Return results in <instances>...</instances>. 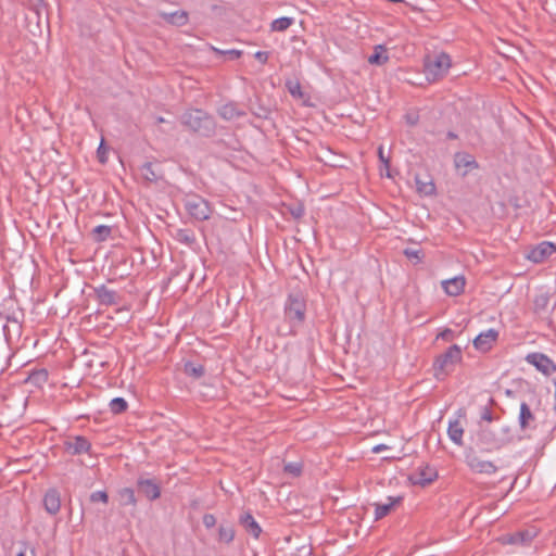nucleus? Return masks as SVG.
<instances>
[{"mask_svg":"<svg viewBox=\"0 0 556 556\" xmlns=\"http://www.w3.org/2000/svg\"><path fill=\"white\" fill-rule=\"evenodd\" d=\"M454 165L463 177L479 167L476 159L468 152H456L454 155Z\"/></svg>","mask_w":556,"mask_h":556,"instance_id":"obj_12","label":"nucleus"},{"mask_svg":"<svg viewBox=\"0 0 556 556\" xmlns=\"http://www.w3.org/2000/svg\"><path fill=\"white\" fill-rule=\"evenodd\" d=\"M451 58L441 52L433 58L427 56L425 60V74L429 81H435L443 77L451 67Z\"/></svg>","mask_w":556,"mask_h":556,"instance_id":"obj_5","label":"nucleus"},{"mask_svg":"<svg viewBox=\"0 0 556 556\" xmlns=\"http://www.w3.org/2000/svg\"><path fill=\"white\" fill-rule=\"evenodd\" d=\"M286 87L292 97H294V98L303 97L301 84L299 83V80L289 79L286 81Z\"/></svg>","mask_w":556,"mask_h":556,"instance_id":"obj_34","label":"nucleus"},{"mask_svg":"<svg viewBox=\"0 0 556 556\" xmlns=\"http://www.w3.org/2000/svg\"><path fill=\"white\" fill-rule=\"evenodd\" d=\"M141 175L149 182H157L161 178V176L154 170L151 162H147L141 166Z\"/></svg>","mask_w":556,"mask_h":556,"instance_id":"obj_29","label":"nucleus"},{"mask_svg":"<svg viewBox=\"0 0 556 556\" xmlns=\"http://www.w3.org/2000/svg\"><path fill=\"white\" fill-rule=\"evenodd\" d=\"M453 337V331L448 328L444 329L438 334V338H441L443 340H450Z\"/></svg>","mask_w":556,"mask_h":556,"instance_id":"obj_48","label":"nucleus"},{"mask_svg":"<svg viewBox=\"0 0 556 556\" xmlns=\"http://www.w3.org/2000/svg\"><path fill=\"white\" fill-rule=\"evenodd\" d=\"M185 206L189 215L200 222L208 219L212 214L208 202L199 195L188 197Z\"/></svg>","mask_w":556,"mask_h":556,"instance_id":"obj_6","label":"nucleus"},{"mask_svg":"<svg viewBox=\"0 0 556 556\" xmlns=\"http://www.w3.org/2000/svg\"><path fill=\"white\" fill-rule=\"evenodd\" d=\"M48 370L46 368H37V384L40 382H46L48 380Z\"/></svg>","mask_w":556,"mask_h":556,"instance_id":"obj_46","label":"nucleus"},{"mask_svg":"<svg viewBox=\"0 0 556 556\" xmlns=\"http://www.w3.org/2000/svg\"><path fill=\"white\" fill-rule=\"evenodd\" d=\"M556 252V245L548 241H543L530 249L527 258L533 263H542Z\"/></svg>","mask_w":556,"mask_h":556,"instance_id":"obj_10","label":"nucleus"},{"mask_svg":"<svg viewBox=\"0 0 556 556\" xmlns=\"http://www.w3.org/2000/svg\"><path fill=\"white\" fill-rule=\"evenodd\" d=\"M285 470L294 476H299L301 473V466L299 464H288L285 466Z\"/></svg>","mask_w":556,"mask_h":556,"instance_id":"obj_44","label":"nucleus"},{"mask_svg":"<svg viewBox=\"0 0 556 556\" xmlns=\"http://www.w3.org/2000/svg\"><path fill=\"white\" fill-rule=\"evenodd\" d=\"M407 122H408L410 125H415V124H416V119H413V117H409V116H407Z\"/></svg>","mask_w":556,"mask_h":556,"instance_id":"obj_53","label":"nucleus"},{"mask_svg":"<svg viewBox=\"0 0 556 556\" xmlns=\"http://www.w3.org/2000/svg\"><path fill=\"white\" fill-rule=\"evenodd\" d=\"M283 313L286 320L290 325V329L282 331L278 328L277 333L279 336L295 334L293 328L303 325L306 318V299L301 291H293L288 294Z\"/></svg>","mask_w":556,"mask_h":556,"instance_id":"obj_1","label":"nucleus"},{"mask_svg":"<svg viewBox=\"0 0 556 556\" xmlns=\"http://www.w3.org/2000/svg\"><path fill=\"white\" fill-rule=\"evenodd\" d=\"M460 361L462 349L457 344L451 345L444 353L435 358L433 364L434 377L438 380H442Z\"/></svg>","mask_w":556,"mask_h":556,"instance_id":"obj_4","label":"nucleus"},{"mask_svg":"<svg viewBox=\"0 0 556 556\" xmlns=\"http://www.w3.org/2000/svg\"><path fill=\"white\" fill-rule=\"evenodd\" d=\"M218 114L226 121H232L245 115V112L239 109V105L235 102H229L222 105L218 109Z\"/></svg>","mask_w":556,"mask_h":556,"instance_id":"obj_19","label":"nucleus"},{"mask_svg":"<svg viewBox=\"0 0 556 556\" xmlns=\"http://www.w3.org/2000/svg\"><path fill=\"white\" fill-rule=\"evenodd\" d=\"M41 333H42V334H45V336H47V334H48V331H47L46 329H43V330L41 331Z\"/></svg>","mask_w":556,"mask_h":556,"instance_id":"obj_57","label":"nucleus"},{"mask_svg":"<svg viewBox=\"0 0 556 556\" xmlns=\"http://www.w3.org/2000/svg\"><path fill=\"white\" fill-rule=\"evenodd\" d=\"M442 287L448 295H459L465 288V278L460 276L445 280L442 282Z\"/></svg>","mask_w":556,"mask_h":556,"instance_id":"obj_21","label":"nucleus"},{"mask_svg":"<svg viewBox=\"0 0 556 556\" xmlns=\"http://www.w3.org/2000/svg\"><path fill=\"white\" fill-rule=\"evenodd\" d=\"M178 238L180 241L192 243L194 241L193 236L189 235L186 230H179L178 231Z\"/></svg>","mask_w":556,"mask_h":556,"instance_id":"obj_45","label":"nucleus"},{"mask_svg":"<svg viewBox=\"0 0 556 556\" xmlns=\"http://www.w3.org/2000/svg\"><path fill=\"white\" fill-rule=\"evenodd\" d=\"M536 417L531 410L527 402L520 404V412L518 416V425L521 432L535 429Z\"/></svg>","mask_w":556,"mask_h":556,"instance_id":"obj_15","label":"nucleus"},{"mask_svg":"<svg viewBox=\"0 0 556 556\" xmlns=\"http://www.w3.org/2000/svg\"><path fill=\"white\" fill-rule=\"evenodd\" d=\"M480 418H481V420H484V421H488V422H492L493 420H497V417L493 416L491 409L488 406H484L481 409Z\"/></svg>","mask_w":556,"mask_h":556,"instance_id":"obj_40","label":"nucleus"},{"mask_svg":"<svg viewBox=\"0 0 556 556\" xmlns=\"http://www.w3.org/2000/svg\"><path fill=\"white\" fill-rule=\"evenodd\" d=\"M16 556H35V547H29L28 551L27 548L21 549L17 552Z\"/></svg>","mask_w":556,"mask_h":556,"instance_id":"obj_49","label":"nucleus"},{"mask_svg":"<svg viewBox=\"0 0 556 556\" xmlns=\"http://www.w3.org/2000/svg\"><path fill=\"white\" fill-rule=\"evenodd\" d=\"M34 375H35V369H31L29 371L27 378L24 380V383H27L33 378Z\"/></svg>","mask_w":556,"mask_h":556,"instance_id":"obj_52","label":"nucleus"},{"mask_svg":"<svg viewBox=\"0 0 556 556\" xmlns=\"http://www.w3.org/2000/svg\"><path fill=\"white\" fill-rule=\"evenodd\" d=\"M213 51L216 53V54H223V55H228L229 59L231 60H236V59H239L242 54V51L240 50H236V49H231V50H226V51H223V50H219L217 48H212Z\"/></svg>","mask_w":556,"mask_h":556,"instance_id":"obj_38","label":"nucleus"},{"mask_svg":"<svg viewBox=\"0 0 556 556\" xmlns=\"http://www.w3.org/2000/svg\"><path fill=\"white\" fill-rule=\"evenodd\" d=\"M235 539V529L231 526L220 525L218 529V540L229 544Z\"/></svg>","mask_w":556,"mask_h":556,"instance_id":"obj_31","label":"nucleus"},{"mask_svg":"<svg viewBox=\"0 0 556 556\" xmlns=\"http://www.w3.org/2000/svg\"><path fill=\"white\" fill-rule=\"evenodd\" d=\"M94 298L100 305L113 306L122 302V295L105 285L93 287Z\"/></svg>","mask_w":556,"mask_h":556,"instance_id":"obj_9","label":"nucleus"},{"mask_svg":"<svg viewBox=\"0 0 556 556\" xmlns=\"http://www.w3.org/2000/svg\"><path fill=\"white\" fill-rule=\"evenodd\" d=\"M447 434L448 438L457 445L462 446L464 444L463 442V434H464V428L459 420L455 419L453 421L448 422L447 428Z\"/></svg>","mask_w":556,"mask_h":556,"instance_id":"obj_22","label":"nucleus"},{"mask_svg":"<svg viewBox=\"0 0 556 556\" xmlns=\"http://www.w3.org/2000/svg\"><path fill=\"white\" fill-rule=\"evenodd\" d=\"M417 191L424 195H433L435 193V185L432 180H422L419 175L415 176Z\"/></svg>","mask_w":556,"mask_h":556,"instance_id":"obj_25","label":"nucleus"},{"mask_svg":"<svg viewBox=\"0 0 556 556\" xmlns=\"http://www.w3.org/2000/svg\"><path fill=\"white\" fill-rule=\"evenodd\" d=\"M468 467L477 472L484 475H493L497 471V467L490 460H483L476 454H468L466 456Z\"/></svg>","mask_w":556,"mask_h":556,"instance_id":"obj_13","label":"nucleus"},{"mask_svg":"<svg viewBox=\"0 0 556 556\" xmlns=\"http://www.w3.org/2000/svg\"><path fill=\"white\" fill-rule=\"evenodd\" d=\"M128 407L127 402L123 397H115L110 402V409L114 414H122Z\"/></svg>","mask_w":556,"mask_h":556,"instance_id":"obj_33","label":"nucleus"},{"mask_svg":"<svg viewBox=\"0 0 556 556\" xmlns=\"http://www.w3.org/2000/svg\"><path fill=\"white\" fill-rule=\"evenodd\" d=\"M121 504L123 506H136L137 505V498L135 495V491L131 488H123L118 491Z\"/></svg>","mask_w":556,"mask_h":556,"instance_id":"obj_27","label":"nucleus"},{"mask_svg":"<svg viewBox=\"0 0 556 556\" xmlns=\"http://www.w3.org/2000/svg\"><path fill=\"white\" fill-rule=\"evenodd\" d=\"M389 2H392V3H400V2H403L404 0H388Z\"/></svg>","mask_w":556,"mask_h":556,"instance_id":"obj_56","label":"nucleus"},{"mask_svg":"<svg viewBox=\"0 0 556 556\" xmlns=\"http://www.w3.org/2000/svg\"><path fill=\"white\" fill-rule=\"evenodd\" d=\"M514 431L510 426H502L498 430L490 427L482 428L478 434L479 442L486 446V451H498L514 441Z\"/></svg>","mask_w":556,"mask_h":556,"instance_id":"obj_2","label":"nucleus"},{"mask_svg":"<svg viewBox=\"0 0 556 556\" xmlns=\"http://www.w3.org/2000/svg\"><path fill=\"white\" fill-rule=\"evenodd\" d=\"M203 525L206 527V528H213L215 525H216V518L214 515L212 514H205L203 516Z\"/></svg>","mask_w":556,"mask_h":556,"instance_id":"obj_43","label":"nucleus"},{"mask_svg":"<svg viewBox=\"0 0 556 556\" xmlns=\"http://www.w3.org/2000/svg\"><path fill=\"white\" fill-rule=\"evenodd\" d=\"M498 332L494 329H489L481 332L473 340V345L477 350L486 352L492 348V344L497 340Z\"/></svg>","mask_w":556,"mask_h":556,"instance_id":"obj_17","label":"nucleus"},{"mask_svg":"<svg viewBox=\"0 0 556 556\" xmlns=\"http://www.w3.org/2000/svg\"><path fill=\"white\" fill-rule=\"evenodd\" d=\"M437 477V470L427 465L410 473L408 480L412 482V484L426 486L433 482Z\"/></svg>","mask_w":556,"mask_h":556,"instance_id":"obj_14","label":"nucleus"},{"mask_svg":"<svg viewBox=\"0 0 556 556\" xmlns=\"http://www.w3.org/2000/svg\"><path fill=\"white\" fill-rule=\"evenodd\" d=\"M490 403H491V404H494V403H495L494 399H492V397H491V399H490Z\"/></svg>","mask_w":556,"mask_h":556,"instance_id":"obj_58","label":"nucleus"},{"mask_svg":"<svg viewBox=\"0 0 556 556\" xmlns=\"http://www.w3.org/2000/svg\"><path fill=\"white\" fill-rule=\"evenodd\" d=\"M165 18L170 24L184 26L188 22V13L186 11H176L165 15Z\"/></svg>","mask_w":556,"mask_h":556,"instance_id":"obj_28","label":"nucleus"},{"mask_svg":"<svg viewBox=\"0 0 556 556\" xmlns=\"http://www.w3.org/2000/svg\"><path fill=\"white\" fill-rule=\"evenodd\" d=\"M239 522L248 533L253 535V538L258 539L262 528L250 513L247 511L242 514L239 518Z\"/></svg>","mask_w":556,"mask_h":556,"instance_id":"obj_20","label":"nucleus"},{"mask_svg":"<svg viewBox=\"0 0 556 556\" xmlns=\"http://www.w3.org/2000/svg\"><path fill=\"white\" fill-rule=\"evenodd\" d=\"M65 445L66 451L72 455L88 453L91 447L90 442L81 435L74 437L72 440L66 441Z\"/></svg>","mask_w":556,"mask_h":556,"instance_id":"obj_18","label":"nucleus"},{"mask_svg":"<svg viewBox=\"0 0 556 556\" xmlns=\"http://www.w3.org/2000/svg\"><path fill=\"white\" fill-rule=\"evenodd\" d=\"M42 0H37V5L39 4V2H41Z\"/></svg>","mask_w":556,"mask_h":556,"instance_id":"obj_59","label":"nucleus"},{"mask_svg":"<svg viewBox=\"0 0 556 556\" xmlns=\"http://www.w3.org/2000/svg\"><path fill=\"white\" fill-rule=\"evenodd\" d=\"M164 122H165L164 117H162V116L156 117V123L160 124V123H164Z\"/></svg>","mask_w":556,"mask_h":556,"instance_id":"obj_54","label":"nucleus"},{"mask_svg":"<svg viewBox=\"0 0 556 556\" xmlns=\"http://www.w3.org/2000/svg\"><path fill=\"white\" fill-rule=\"evenodd\" d=\"M378 156H379V161L384 165L386 169L389 170L390 159L388 156H386L384 150L382 147L378 148Z\"/></svg>","mask_w":556,"mask_h":556,"instance_id":"obj_41","label":"nucleus"},{"mask_svg":"<svg viewBox=\"0 0 556 556\" xmlns=\"http://www.w3.org/2000/svg\"><path fill=\"white\" fill-rule=\"evenodd\" d=\"M112 232V229L110 226L106 225H99L92 230V236L94 241L102 242L105 241Z\"/></svg>","mask_w":556,"mask_h":556,"instance_id":"obj_32","label":"nucleus"},{"mask_svg":"<svg viewBox=\"0 0 556 556\" xmlns=\"http://www.w3.org/2000/svg\"><path fill=\"white\" fill-rule=\"evenodd\" d=\"M538 534L539 531L536 528L529 527L506 535L503 539V543L526 546L529 545Z\"/></svg>","mask_w":556,"mask_h":556,"instance_id":"obj_8","label":"nucleus"},{"mask_svg":"<svg viewBox=\"0 0 556 556\" xmlns=\"http://www.w3.org/2000/svg\"><path fill=\"white\" fill-rule=\"evenodd\" d=\"M554 384H555V406H554V409L556 410V378L554 379Z\"/></svg>","mask_w":556,"mask_h":556,"instance_id":"obj_55","label":"nucleus"},{"mask_svg":"<svg viewBox=\"0 0 556 556\" xmlns=\"http://www.w3.org/2000/svg\"><path fill=\"white\" fill-rule=\"evenodd\" d=\"M386 448H387V445H384V444H379V445H376L375 447H372V452H374V453H379V452H381V451H383V450H386Z\"/></svg>","mask_w":556,"mask_h":556,"instance_id":"obj_50","label":"nucleus"},{"mask_svg":"<svg viewBox=\"0 0 556 556\" xmlns=\"http://www.w3.org/2000/svg\"><path fill=\"white\" fill-rule=\"evenodd\" d=\"M181 123L189 130L205 137L211 136L215 130L214 118L200 109L187 111L181 117Z\"/></svg>","mask_w":556,"mask_h":556,"instance_id":"obj_3","label":"nucleus"},{"mask_svg":"<svg viewBox=\"0 0 556 556\" xmlns=\"http://www.w3.org/2000/svg\"><path fill=\"white\" fill-rule=\"evenodd\" d=\"M108 148L105 147L104 140L102 139L97 150L99 162L104 164L106 162Z\"/></svg>","mask_w":556,"mask_h":556,"instance_id":"obj_39","label":"nucleus"},{"mask_svg":"<svg viewBox=\"0 0 556 556\" xmlns=\"http://www.w3.org/2000/svg\"><path fill=\"white\" fill-rule=\"evenodd\" d=\"M137 490L149 501H155L161 496V485L156 479L139 477L137 480Z\"/></svg>","mask_w":556,"mask_h":556,"instance_id":"obj_7","label":"nucleus"},{"mask_svg":"<svg viewBox=\"0 0 556 556\" xmlns=\"http://www.w3.org/2000/svg\"><path fill=\"white\" fill-rule=\"evenodd\" d=\"M46 511L50 515H56L61 508V494L55 488L49 489L42 500Z\"/></svg>","mask_w":556,"mask_h":556,"instance_id":"obj_16","label":"nucleus"},{"mask_svg":"<svg viewBox=\"0 0 556 556\" xmlns=\"http://www.w3.org/2000/svg\"><path fill=\"white\" fill-rule=\"evenodd\" d=\"M402 501L401 496L397 497H389V503L386 504H376L375 506V519L379 520L390 514L394 505L399 504Z\"/></svg>","mask_w":556,"mask_h":556,"instance_id":"obj_23","label":"nucleus"},{"mask_svg":"<svg viewBox=\"0 0 556 556\" xmlns=\"http://www.w3.org/2000/svg\"><path fill=\"white\" fill-rule=\"evenodd\" d=\"M388 60L387 49L381 45L376 46L374 53L368 58V62L374 65H382Z\"/></svg>","mask_w":556,"mask_h":556,"instance_id":"obj_26","label":"nucleus"},{"mask_svg":"<svg viewBox=\"0 0 556 556\" xmlns=\"http://www.w3.org/2000/svg\"><path fill=\"white\" fill-rule=\"evenodd\" d=\"M403 253L408 260L413 261L415 264L420 263L424 257L422 250L420 249L407 248L403 251Z\"/></svg>","mask_w":556,"mask_h":556,"instance_id":"obj_35","label":"nucleus"},{"mask_svg":"<svg viewBox=\"0 0 556 556\" xmlns=\"http://www.w3.org/2000/svg\"><path fill=\"white\" fill-rule=\"evenodd\" d=\"M526 359L529 364L533 365L539 371L546 376L556 371V365L545 354L531 353L527 355Z\"/></svg>","mask_w":556,"mask_h":556,"instance_id":"obj_11","label":"nucleus"},{"mask_svg":"<svg viewBox=\"0 0 556 556\" xmlns=\"http://www.w3.org/2000/svg\"><path fill=\"white\" fill-rule=\"evenodd\" d=\"M446 138L450 139V140H454V139H457L458 136L454 131H447Z\"/></svg>","mask_w":556,"mask_h":556,"instance_id":"obj_51","label":"nucleus"},{"mask_svg":"<svg viewBox=\"0 0 556 556\" xmlns=\"http://www.w3.org/2000/svg\"><path fill=\"white\" fill-rule=\"evenodd\" d=\"M254 58L260 61L261 63L265 64L268 61L269 53L266 51H257L254 54Z\"/></svg>","mask_w":556,"mask_h":556,"instance_id":"obj_47","label":"nucleus"},{"mask_svg":"<svg viewBox=\"0 0 556 556\" xmlns=\"http://www.w3.org/2000/svg\"><path fill=\"white\" fill-rule=\"evenodd\" d=\"M549 302V296L546 293L536 295L534 299V306L536 311H544Z\"/></svg>","mask_w":556,"mask_h":556,"instance_id":"obj_36","label":"nucleus"},{"mask_svg":"<svg viewBox=\"0 0 556 556\" xmlns=\"http://www.w3.org/2000/svg\"><path fill=\"white\" fill-rule=\"evenodd\" d=\"M293 22L294 20L292 17H279L271 22L270 29L271 31H285L293 24Z\"/></svg>","mask_w":556,"mask_h":556,"instance_id":"obj_30","label":"nucleus"},{"mask_svg":"<svg viewBox=\"0 0 556 556\" xmlns=\"http://www.w3.org/2000/svg\"><path fill=\"white\" fill-rule=\"evenodd\" d=\"M304 206L301 204L290 208V213L295 219H300L304 215Z\"/></svg>","mask_w":556,"mask_h":556,"instance_id":"obj_42","label":"nucleus"},{"mask_svg":"<svg viewBox=\"0 0 556 556\" xmlns=\"http://www.w3.org/2000/svg\"><path fill=\"white\" fill-rule=\"evenodd\" d=\"M90 502L98 503L102 502L103 504H108L109 495L105 491H96L90 494Z\"/></svg>","mask_w":556,"mask_h":556,"instance_id":"obj_37","label":"nucleus"},{"mask_svg":"<svg viewBox=\"0 0 556 556\" xmlns=\"http://www.w3.org/2000/svg\"><path fill=\"white\" fill-rule=\"evenodd\" d=\"M184 372L193 379H200L205 374V368L200 363L187 361L184 363Z\"/></svg>","mask_w":556,"mask_h":556,"instance_id":"obj_24","label":"nucleus"}]
</instances>
